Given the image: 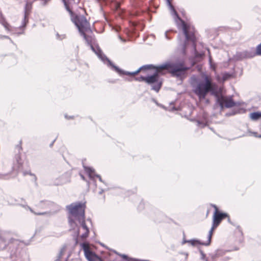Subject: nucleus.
<instances>
[{
    "label": "nucleus",
    "mask_w": 261,
    "mask_h": 261,
    "mask_svg": "<svg viewBox=\"0 0 261 261\" xmlns=\"http://www.w3.org/2000/svg\"><path fill=\"white\" fill-rule=\"evenodd\" d=\"M202 77L203 80L200 81L196 77H192L191 84L193 92L200 100L204 99L207 94L210 93L216 97V102L221 110L224 108H230L238 105V102L233 100L231 96H225L221 93L220 88L213 81L210 75L203 73Z\"/></svg>",
    "instance_id": "obj_1"
},
{
    "label": "nucleus",
    "mask_w": 261,
    "mask_h": 261,
    "mask_svg": "<svg viewBox=\"0 0 261 261\" xmlns=\"http://www.w3.org/2000/svg\"><path fill=\"white\" fill-rule=\"evenodd\" d=\"M62 1L65 9L70 14L71 21L78 29L81 35L84 37L88 44L90 46L92 51L105 64L110 68L111 66L108 62L110 60L103 54L99 47L94 46L92 44L93 39L92 37L86 34V33H92L89 22L84 15H75L71 10L70 5L72 3H74V0H62Z\"/></svg>",
    "instance_id": "obj_2"
},
{
    "label": "nucleus",
    "mask_w": 261,
    "mask_h": 261,
    "mask_svg": "<svg viewBox=\"0 0 261 261\" xmlns=\"http://www.w3.org/2000/svg\"><path fill=\"white\" fill-rule=\"evenodd\" d=\"M9 231H0V250L7 247L10 252L9 258L0 256V261H25L28 259L26 252L20 247L21 242L11 237Z\"/></svg>",
    "instance_id": "obj_3"
},
{
    "label": "nucleus",
    "mask_w": 261,
    "mask_h": 261,
    "mask_svg": "<svg viewBox=\"0 0 261 261\" xmlns=\"http://www.w3.org/2000/svg\"><path fill=\"white\" fill-rule=\"evenodd\" d=\"M85 203L81 201L73 202L66 206V210L68 213V220L70 230L77 227L75 221L85 219Z\"/></svg>",
    "instance_id": "obj_4"
},
{
    "label": "nucleus",
    "mask_w": 261,
    "mask_h": 261,
    "mask_svg": "<svg viewBox=\"0 0 261 261\" xmlns=\"http://www.w3.org/2000/svg\"><path fill=\"white\" fill-rule=\"evenodd\" d=\"M164 71L166 70L169 73L172 77H176L182 81L187 76V71L190 69L186 67L184 63L180 62H166L159 65L158 67Z\"/></svg>",
    "instance_id": "obj_5"
},
{
    "label": "nucleus",
    "mask_w": 261,
    "mask_h": 261,
    "mask_svg": "<svg viewBox=\"0 0 261 261\" xmlns=\"http://www.w3.org/2000/svg\"><path fill=\"white\" fill-rule=\"evenodd\" d=\"M167 2V4L169 7V9L170 10V14L173 17L174 21L176 23L177 25L179 27H180L182 29L183 33L186 37V41L184 43L183 46V49L185 50L187 45V41H191L193 43L194 45V47H195V37L194 34L193 33H189L188 32V27L187 23L181 19L178 14L177 11H176L174 6L171 3L170 0H166Z\"/></svg>",
    "instance_id": "obj_6"
},
{
    "label": "nucleus",
    "mask_w": 261,
    "mask_h": 261,
    "mask_svg": "<svg viewBox=\"0 0 261 261\" xmlns=\"http://www.w3.org/2000/svg\"><path fill=\"white\" fill-rule=\"evenodd\" d=\"M159 65H157L156 69L153 74L146 76V83L151 85V89L158 92L162 87L163 82L160 79V75L164 74V71L162 69H159Z\"/></svg>",
    "instance_id": "obj_7"
},
{
    "label": "nucleus",
    "mask_w": 261,
    "mask_h": 261,
    "mask_svg": "<svg viewBox=\"0 0 261 261\" xmlns=\"http://www.w3.org/2000/svg\"><path fill=\"white\" fill-rule=\"evenodd\" d=\"M109 64L111 66V69L117 72L119 75H132L134 76L138 74L140 71H146L149 69H156L157 66H155L152 64H147L143 65L139 68L137 70L130 72L123 70L120 69L119 67L116 66L113 64L111 61H109Z\"/></svg>",
    "instance_id": "obj_8"
},
{
    "label": "nucleus",
    "mask_w": 261,
    "mask_h": 261,
    "mask_svg": "<svg viewBox=\"0 0 261 261\" xmlns=\"http://www.w3.org/2000/svg\"><path fill=\"white\" fill-rule=\"evenodd\" d=\"M22 149V147L20 145H17L15 147L16 154L14 156L13 160V163L12 169L14 170H19L23 164V161L21 158L20 151Z\"/></svg>",
    "instance_id": "obj_9"
},
{
    "label": "nucleus",
    "mask_w": 261,
    "mask_h": 261,
    "mask_svg": "<svg viewBox=\"0 0 261 261\" xmlns=\"http://www.w3.org/2000/svg\"><path fill=\"white\" fill-rule=\"evenodd\" d=\"M80 245L84 252L85 257L88 261H97L98 256L91 250L89 247V244L88 243L84 242L81 243Z\"/></svg>",
    "instance_id": "obj_10"
},
{
    "label": "nucleus",
    "mask_w": 261,
    "mask_h": 261,
    "mask_svg": "<svg viewBox=\"0 0 261 261\" xmlns=\"http://www.w3.org/2000/svg\"><path fill=\"white\" fill-rule=\"evenodd\" d=\"M32 9V4L27 2L24 6V16L22 21V24L19 27V29H24L29 21V16Z\"/></svg>",
    "instance_id": "obj_11"
},
{
    "label": "nucleus",
    "mask_w": 261,
    "mask_h": 261,
    "mask_svg": "<svg viewBox=\"0 0 261 261\" xmlns=\"http://www.w3.org/2000/svg\"><path fill=\"white\" fill-rule=\"evenodd\" d=\"M226 217H228V215L226 213L220 212L217 213H214L213 225L216 227H218L221 221Z\"/></svg>",
    "instance_id": "obj_12"
},
{
    "label": "nucleus",
    "mask_w": 261,
    "mask_h": 261,
    "mask_svg": "<svg viewBox=\"0 0 261 261\" xmlns=\"http://www.w3.org/2000/svg\"><path fill=\"white\" fill-rule=\"evenodd\" d=\"M56 205L54 202L48 200H41L36 204L37 207L42 209H50Z\"/></svg>",
    "instance_id": "obj_13"
},
{
    "label": "nucleus",
    "mask_w": 261,
    "mask_h": 261,
    "mask_svg": "<svg viewBox=\"0 0 261 261\" xmlns=\"http://www.w3.org/2000/svg\"><path fill=\"white\" fill-rule=\"evenodd\" d=\"M84 168L85 171L88 174L89 178L93 180L94 182H95V180L94 179L95 177L98 178V179H100V178H101L100 175L95 174V170L93 168L85 166H84Z\"/></svg>",
    "instance_id": "obj_14"
},
{
    "label": "nucleus",
    "mask_w": 261,
    "mask_h": 261,
    "mask_svg": "<svg viewBox=\"0 0 261 261\" xmlns=\"http://www.w3.org/2000/svg\"><path fill=\"white\" fill-rule=\"evenodd\" d=\"M84 168L85 171L88 174L89 178L93 180L94 182H95V180L94 179L95 177L98 178V179H100V178H101L100 175L95 174V170L93 168L85 166H84Z\"/></svg>",
    "instance_id": "obj_15"
},
{
    "label": "nucleus",
    "mask_w": 261,
    "mask_h": 261,
    "mask_svg": "<svg viewBox=\"0 0 261 261\" xmlns=\"http://www.w3.org/2000/svg\"><path fill=\"white\" fill-rule=\"evenodd\" d=\"M77 221L81 224L82 228L85 231V232L81 236V237L83 239H85L88 237L89 233V228L87 227V226L86 225V223H85V219H83L82 220H77Z\"/></svg>",
    "instance_id": "obj_16"
},
{
    "label": "nucleus",
    "mask_w": 261,
    "mask_h": 261,
    "mask_svg": "<svg viewBox=\"0 0 261 261\" xmlns=\"http://www.w3.org/2000/svg\"><path fill=\"white\" fill-rule=\"evenodd\" d=\"M1 23L7 31L11 32L13 34H16L17 35H19L24 33L23 31L21 32H15L14 31V29H16V28H12L7 22L4 20L1 21Z\"/></svg>",
    "instance_id": "obj_17"
},
{
    "label": "nucleus",
    "mask_w": 261,
    "mask_h": 261,
    "mask_svg": "<svg viewBox=\"0 0 261 261\" xmlns=\"http://www.w3.org/2000/svg\"><path fill=\"white\" fill-rule=\"evenodd\" d=\"M256 55V52L254 51V49L252 48L249 50L243 51V57L246 58H252Z\"/></svg>",
    "instance_id": "obj_18"
},
{
    "label": "nucleus",
    "mask_w": 261,
    "mask_h": 261,
    "mask_svg": "<svg viewBox=\"0 0 261 261\" xmlns=\"http://www.w3.org/2000/svg\"><path fill=\"white\" fill-rule=\"evenodd\" d=\"M216 228V227L214 226V225H213L212 224V228L211 229H210V230L209 231V232H208V240L206 242H204L203 243V245L204 246H208L210 245L211 244V239H212V234H213V231Z\"/></svg>",
    "instance_id": "obj_19"
},
{
    "label": "nucleus",
    "mask_w": 261,
    "mask_h": 261,
    "mask_svg": "<svg viewBox=\"0 0 261 261\" xmlns=\"http://www.w3.org/2000/svg\"><path fill=\"white\" fill-rule=\"evenodd\" d=\"M250 118L252 120H257L261 119V112H255L250 114Z\"/></svg>",
    "instance_id": "obj_20"
},
{
    "label": "nucleus",
    "mask_w": 261,
    "mask_h": 261,
    "mask_svg": "<svg viewBox=\"0 0 261 261\" xmlns=\"http://www.w3.org/2000/svg\"><path fill=\"white\" fill-rule=\"evenodd\" d=\"M115 252L117 254L120 256L123 259H124L126 261H142L143 260L138 259H137L135 258L129 257L126 254H120V253H117L116 251H115Z\"/></svg>",
    "instance_id": "obj_21"
},
{
    "label": "nucleus",
    "mask_w": 261,
    "mask_h": 261,
    "mask_svg": "<svg viewBox=\"0 0 261 261\" xmlns=\"http://www.w3.org/2000/svg\"><path fill=\"white\" fill-rule=\"evenodd\" d=\"M66 247L67 246L66 245L63 246V247L60 249V252L57 256V259H56L55 261H60L61 258L62 257L66 250Z\"/></svg>",
    "instance_id": "obj_22"
},
{
    "label": "nucleus",
    "mask_w": 261,
    "mask_h": 261,
    "mask_svg": "<svg viewBox=\"0 0 261 261\" xmlns=\"http://www.w3.org/2000/svg\"><path fill=\"white\" fill-rule=\"evenodd\" d=\"M188 242L193 246H195L197 244L203 245V244L204 243L201 242L200 240L197 239L189 240Z\"/></svg>",
    "instance_id": "obj_23"
},
{
    "label": "nucleus",
    "mask_w": 261,
    "mask_h": 261,
    "mask_svg": "<svg viewBox=\"0 0 261 261\" xmlns=\"http://www.w3.org/2000/svg\"><path fill=\"white\" fill-rule=\"evenodd\" d=\"M23 176H26L27 175H29L30 176H33V177H34V181H35L36 184H37V178L36 176L35 175V174L33 173H32L31 172V171L29 170V171H23Z\"/></svg>",
    "instance_id": "obj_24"
},
{
    "label": "nucleus",
    "mask_w": 261,
    "mask_h": 261,
    "mask_svg": "<svg viewBox=\"0 0 261 261\" xmlns=\"http://www.w3.org/2000/svg\"><path fill=\"white\" fill-rule=\"evenodd\" d=\"M26 207H27V209L29 210L30 211V212H31L32 213L36 215H45L46 214H47V212H41V213H37L36 212H35L33 209L30 207L28 205H26Z\"/></svg>",
    "instance_id": "obj_25"
},
{
    "label": "nucleus",
    "mask_w": 261,
    "mask_h": 261,
    "mask_svg": "<svg viewBox=\"0 0 261 261\" xmlns=\"http://www.w3.org/2000/svg\"><path fill=\"white\" fill-rule=\"evenodd\" d=\"M197 122L198 125L201 126V127H202L206 126V124H207V121L205 119L203 120H197Z\"/></svg>",
    "instance_id": "obj_26"
},
{
    "label": "nucleus",
    "mask_w": 261,
    "mask_h": 261,
    "mask_svg": "<svg viewBox=\"0 0 261 261\" xmlns=\"http://www.w3.org/2000/svg\"><path fill=\"white\" fill-rule=\"evenodd\" d=\"M216 251L217 252V254L218 257H220V256H223V255H224L226 252L228 251V250L218 249Z\"/></svg>",
    "instance_id": "obj_27"
},
{
    "label": "nucleus",
    "mask_w": 261,
    "mask_h": 261,
    "mask_svg": "<svg viewBox=\"0 0 261 261\" xmlns=\"http://www.w3.org/2000/svg\"><path fill=\"white\" fill-rule=\"evenodd\" d=\"M146 76H140V77H134V80L138 82H145L146 83Z\"/></svg>",
    "instance_id": "obj_28"
},
{
    "label": "nucleus",
    "mask_w": 261,
    "mask_h": 261,
    "mask_svg": "<svg viewBox=\"0 0 261 261\" xmlns=\"http://www.w3.org/2000/svg\"><path fill=\"white\" fill-rule=\"evenodd\" d=\"M56 39L59 40H62L66 38V35L65 34H62L60 35L58 33H57L56 34Z\"/></svg>",
    "instance_id": "obj_29"
},
{
    "label": "nucleus",
    "mask_w": 261,
    "mask_h": 261,
    "mask_svg": "<svg viewBox=\"0 0 261 261\" xmlns=\"http://www.w3.org/2000/svg\"><path fill=\"white\" fill-rule=\"evenodd\" d=\"M199 252L200 254V259L202 260H204L206 259L207 257L206 256V254L204 253V252L200 249H199Z\"/></svg>",
    "instance_id": "obj_30"
},
{
    "label": "nucleus",
    "mask_w": 261,
    "mask_h": 261,
    "mask_svg": "<svg viewBox=\"0 0 261 261\" xmlns=\"http://www.w3.org/2000/svg\"><path fill=\"white\" fill-rule=\"evenodd\" d=\"M231 76V74L228 72H225L222 76V80L223 81H226Z\"/></svg>",
    "instance_id": "obj_31"
},
{
    "label": "nucleus",
    "mask_w": 261,
    "mask_h": 261,
    "mask_svg": "<svg viewBox=\"0 0 261 261\" xmlns=\"http://www.w3.org/2000/svg\"><path fill=\"white\" fill-rule=\"evenodd\" d=\"M243 51L238 53L236 55L237 59L241 60H243L244 59H246L245 57H243L244 56H243Z\"/></svg>",
    "instance_id": "obj_32"
},
{
    "label": "nucleus",
    "mask_w": 261,
    "mask_h": 261,
    "mask_svg": "<svg viewBox=\"0 0 261 261\" xmlns=\"http://www.w3.org/2000/svg\"><path fill=\"white\" fill-rule=\"evenodd\" d=\"M255 52L256 55L261 56V43L257 46Z\"/></svg>",
    "instance_id": "obj_33"
},
{
    "label": "nucleus",
    "mask_w": 261,
    "mask_h": 261,
    "mask_svg": "<svg viewBox=\"0 0 261 261\" xmlns=\"http://www.w3.org/2000/svg\"><path fill=\"white\" fill-rule=\"evenodd\" d=\"M210 256H211L212 259L213 261H215V259L217 257H218V256L217 254L216 251H215L214 253H212L209 254Z\"/></svg>",
    "instance_id": "obj_34"
},
{
    "label": "nucleus",
    "mask_w": 261,
    "mask_h": 261,
    "mask_svg": "<svg viewBox=\"0 0 261 261\" xmlns=\"http://www.w3.org/2000/svg\"><path fill=\"white\" fill-rule=\"evenodd\" d=\"M4 38L9 39L11 43H13V41L11 39V38L8 36L0 35V39H3Z\"/></svg>",
    "instance_id": "obj_35"
},
{
    "label": "nucleus",
    "mask_w": 261,
    "mask_h": 261,
    "mask_svg": "<svg viewBox=\"0 0 261 261\" xmlns=\"http://www.w3.org/2000/svg\"><path fill=\"white\" fill-rule=\"evenodd\" d=\"M152 101L154 102L158 106H159V107H161L163 108H164V106H163L162 104H160L158 102V101L154 99V98H152Z\"/></svg>",
    "instance_id": "obj_36"
},
{
    "label": "nucleus",
    "mask_w": 261,
    "mask_h": 261,
    "mask_svg": "<svg viewBox=\"0 0 261 261\" xmlns=\"http://www.w3.org/2000/svg\"><path fill=\"white\" fill-rule=\"evenodd\" d=\"M211 205L215 208L214 213H217L220 212V211H219L217 206L215 204H211Z\"/></svg>",
    "instance_id": "obj_37"
},
{
    "label": "nucleus",
    "mask_w": 261,
    "mask_h": 261,
    "mask_svg": "<svg viewBox=\"0 0 261 261\" xmlns=\"http://www.w3.org/2000/svg\"><path fill=\"white\" fill-rule=\"evenodd\" d=\"M168 31L165 32L164 33V35L166 39H167V40H170L171 39V37L168 35Z\"/></svg>",
    "instance_id": "obj_38"
},
{
    "label": "nucleus",
    "mask_w": 261,
    "mask_h": 261,
    "mask_svg": "<svg viewBox=\"0 0 261 261\" xmlns=\"http://www.w3.org/2000/svg\"><path fill=\"white\" fill-rule=\"evenodd\" d=\"M64 117L66 119H74L73 116H68L67 114H65Z\"/></svg>",
    "instance_id": "obj_39"
},
{
    "label": "nucleus",
    "mask_w": 261,
    "mask_h": 261,
    "mask_svg": "<svg viewBox=\"0 0 261 261\" xmlns=\"http://www.w3.org/2000/svg\"><path fill=\"white\" fill-rule=\"evenodd\" d=\"M106 190L102 189H100V191L98 192V194L101 195Z\"/></svg>",
    "instance_id": "obj_40"
},
{
    "label": "nucleus",
    "mask_w": 261,
    "mask_h": 261,
    "mask_svg": "<svg viewBox=\"0 0 261 261\" xmlns=\"http://www.w3.org/2000/svg\"><path fill=\"white\" fill-rule=\"evenodd\" d=\"M80 176L83 180H85V181L86 180L85 179V177H84V176L83 175L80 174Z\"/></svg>",
    "instance_id": "obj_41"
},
{
    "label": "nucleus",
    "mask_w": 261,
    "mask_h": 261,
    "mask_svg": "<svg viewBox=\"0 0 261 261\" xmlns=\"http://www.w3.org/2000/svg\"><path fill=\"white\" fill-rule=\"evenodd\" d=\"M254 135H255V136L256 137H258V138H261V135H259V136H257V135H257V133H254Z\"/></svg>",
    "instance_id": "obj_42"
},
{
    "label": "nucleus",
    "mask_w": 261,
    "mask_h": 261,
    "mask_svg": "<svg viewBox=\"0 0 261 261\" xmlns=\"http://www.w3.org/2000/svg\"><path fill=\"white\" fill-rule=\"evenodd\" d=\"M99 180L100 182H102V183L105 184L106 185H107L106 183V182H105V181L102 179V178H100V179H99Z\"/></svg>",
    "instance_id": "obj_43"
},
{
    "label": "nucleus",
    "mask_w": 261,
    "mask_h": 261,
    "mask_svg": "<svg viewBox=\"0 0 261 261\" xmlns=\"http://www.w3.org/2000/svg\"><path fill=\"white\" fill-rule=\"evenodd\" d=\"M230 259V258L229 257H225L224 258V260L225 261H226V260H228Z\"/></svg>",
    "instance_id": "obj_44"
},
{
    "label": "nucleus",
    "mask_w": 261,
    "mask_h": 261,
    "mask_svg": "<svg viewBox=\"0 0 261 261\" xmlns=\"http://www.w3.org/2000/svg\"><path fill=\"white\" fill-rule=\"evenodd\" d=\"M86 181L87 182V186H88V187H89V186H90V181H87V180H86Z\"/></svg>",
    "instance_id": "obj_45"
},
{
    "label": "nucleus",
    "mask_w": 261,
    "mask_h": 261,
    "mask_svg": "<svg viewBox=\"0 0 261 261\" xmlns=\"http://www.w3.org/2000/svg\"><path fill=\"white\" fill-rule=\"evenodd\" d=\"M188 241H189V240H184L182 241V243L184 244H185V243H188Z\"/></svg>",
    "instance_id": "obj_46"
},
{
    "label": "nucleus",
    "mask_w": 261,
    "mask_h": 261,
    "mask_svg": "<svg viewBox=\"0 0 261 261\" xmlns=\"http://www.w3.org/2000/svg\"><path fill=\"white\" fill-rule=\"evenodd\" d=\"M97 260L99 261H103L102 259H101L100 257L98 256V258H97Z\"/></svg>",
    "instance_id": "obj_47"
},
{
    "label": "nucleus",
    "mask_w": 261,
    "mask_h": 261,
    "mask_svg": "<svg viewBox=\"0 0 261 261\" xmlns=\"http://www.w3.org/2000/svg\"><path fill=\"white\" fill-rule=\"evenodd\" d=\"M209 61H210V63L211 66L212 67V61H211V58H210Z\"/></svg>",
    "instance_id": "obj_48"
},
{
    "label": "nucleus",
    "mask_w": 261,
    "mask_h": 261,
    "mask_svg": "<svg viewBox=\"0 0 261 261\" xmlns=\"http://www.w3.org/2000/svg\"><path fill=\"white\" fill-rule=\"evenodd\" d=\"M80 234V232H79V229L78 228L77 230V236H79Z\"/></svg>",
    "instance_id": "obj_49"
},
{
    "label": "nucleus",
    "mask_w": 261,
    "mask_h": 261,
    "mask_svg": "<svg viewBox=\"0 0 261 261\" xmlns=\"http://www.w3.org/2000/svg\"><path fill=\"white\" fill-rule=\"evenodd\" d=\"M75 244H77V243H78L77 238H76L75 239Z\"/></svg>",
    "instance_id": "obj_50"
},
{
    "label": "nucleus",
    "mask_w": 261,
    "mask_h": 261,
    "mask_svg": "<svg viewBox=\"0 0 261 261\" xmlns=\"http://www.w3.org/2000/svg\"><path fill=\"white\" fill-rule=\"evenodd\" d=\"M23 207L25 208V209H27V207H26L27 205H21Z\"/></svg>",
    "instance_id": "obj_51"
},
{
    "label": "nucleus",
    "mask_w": 261,
    "mask_h": 261,
    "mask_svg": "<svg viewBox=\"0 0 261 261\" xmlns=\"http://www.w3.org/2000/svg\"><path fill=\"white\" fill-rule=\"evenodd\" d=\"M55 140L50 144V146H53V145L54 143L55 142Z\"/></svg>",
    "instance_id": "obj_52"
},
{
    "label": "nucleus",
    "mask_w": 261,
    "mask_h": 261,
    "mask_svg": "<svg viewBox=\"0 0 261 261\" xmlns=\"http://www.w3.org/2000/svg\"><path fill=\"white\" fill-rule=\"evenodd\" d=\"M227 218H228V221L229 223H231V222H230V218H229V217H227Z\"/></svg>",
    "instance_id": "obj_53"
},
{
    "label": "nucleus",
    "mask_w": 261,
    "mask_h": 261,
    "mask_svg": "<svg viewBox=\"0 0 261 261\" xmlns=\"http://www.w3.org/2000/svg\"><path fill=\"white\" fill-rule=\"evenodd\" d=\"M119 28L118 27V28H117V29H116V31L117 32H118V31H119Z\"/></svg>",
    "instance_id": "obj_54"
},
{
    "label": "nucleus",
    "mask_w": 261,
    "mask_h": 261,
    "mask_svg": "<svg viewBox=\"0 0 261 261\" xmlns=\"http://www.w3.org/2000/svg\"><path fill=\"white\" fill-rule=\"evenodd\" d=\"M238 113V112H233L232 115H234V114H236V113Z\"/></svg>",
    "instance_id": "obj_55"
},
{
    "label": "nucleus",
    "mask_w": 261,
    "mask_h": 261,
    "mask_svg": "<svg viewBox=\"0 0 261 261\" xmlns=\"http://www.w3.org/2000/svg\"><path fill=\"white\" fill-rule=\"evenodd\" d=\"M204 261H209L208 259V258H207L206 259H205Z\"/></svg>",
    "instance_id": "obj_56"
},
{
    "label": "nucleus",
    "mask_w": 261,
    "mask_h": 261,
    "mask_svg": "<svg viewBox=\"0 0 261 261\" xmlns=\"http://www.w3.org/2000/svg\"><path fill=\"white\" fill-rule=\"evenodd\" d=\"M68 257H69V256H68L66 258V260L65 261L67 260Z\"/></svg>",
    "instance_id": "obj_57"
},
{
    "label": "nucleus",
    "mask_w": 261,
    "mask_h": 261,
    "mask_svg": "<svg viewBox=\"0 0 261 261\" xmlns=\"http://www.w3.org/2000/svg\"><path fill=\"white\" fill-rule=\"evenodd\" d=\"M60 211V208H58L57 211Z\"/></svg>",
    "instance_id": "obj_58"
},
{
    "label": "nucleus",
    "mask_w": 261,
    "mask_h": 261,
    "mask_svg": "<svg viewBox=\"0 0 261 261\" xmlns=\"http://www.w3.org/2000/svg\"><path fill=\"white\" fill-rule=\"evenodd\" d=\"M142 261H149V260H142Z\"/></svg>",
    "instance_id": "obj_59"
}]
</instances>
